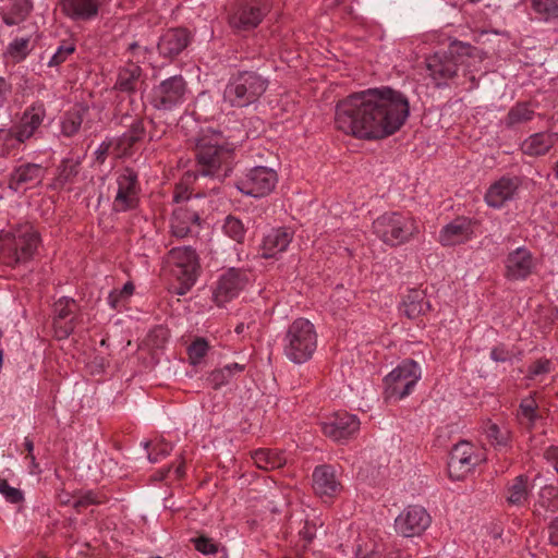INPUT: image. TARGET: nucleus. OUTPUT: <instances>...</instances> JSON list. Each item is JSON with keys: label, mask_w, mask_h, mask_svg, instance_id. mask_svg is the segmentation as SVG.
Segmentation results:
<instances>
[{"label": "nucleus", "mask_w": 558, "mask_h": 558, "mask_svg": "<svg viewBox=\"0 0 558 558\" xmlns=\"http://www.w3.org/2000/svg\"><path fill=\"white\" fill-rule=\"evenodd\" d=\"M360 428V421L356 415L348 412H337L322 422V430L325 436L335 441L349 439Z\"/></svg>", "instance_id": "17"}, {"label": "nucleus", "mask_w": 558, "mask_h": 558, "mask_svg": "<svg viewBox=\"0 0 558 558\" xmlns=\"http://www.w3.org/2000/svg\"><path fill=\"white\" fill-rule=\"evenodd\" d=\"M432 517L418 505L404 508L395 520V531L402 537L421 536L430 525Z\"/></svg>", "instance_id": "13"}, {"label": "nucleus", "mask_w": 558, "mask_h": 558, "mask_svg": "<svg viewBox=\"0 0 558 558\" xmlns=\"http://www.w3.org/2000/svg\"><path fill=\"white\" fill-rule=\"evenodd\" d=\"M244 371V365L239 363L228 364L222 368L213 371L208 376V381L214 389H219L227 385L231 377Z\"/></svg>", "instance_id": "35"}, {"label": "nucleus", "mask_w": 558, "mask_h": 558, "mask_svg": "<svg viewBox=\"0 0 558 558\" xmlns=\"http://www.w3.org/2000/svg\"><path fill=\"white\" fill-rule=\"evenodd\" d=\"M268 80L254 71L233 74L223 90V101L242 108L256 102L267 90Z\"/></svg>", "instance_id": "5"}, {"label": "nucleus", "mask_w": 558, "mask_h": 558, "mask_svg": "<svg viewBox=\"0 0 558 558\" xmlns=\"http://www.w3.org/2000/svg\"><path fill=\"white\" fill-rule=\"evenodd\" d=\"M312 481L315 494L327 500L338 496L343 488L336 468L330 464L317 465L313 471Z\"/></svg>", "instance_id": "18"}, {"label": "nucleus", "mask_w": 558, "mask_h": 558, "mask_svg": "<svg viewBox=\"0 0 558 558\" xmlns=\"http://www.w3.org/2000/svg\"><path fill=\"white\" fill-rule=\"evenodd\" d=\"M133 292V283L126 282L121 290H113L110 292L108 296V303L112 308L119 310L123 305V302L129 299Z\"/></svg>", "instance_id": "47"}, {"label": "nucleus", "mask_w": 558, "mask_h": 558, "mask_svg": "<svg viewBox=\"0 0 558 558\" xmlns=\"http://www.w3.org/2000/svg\"><path fill=\"white\" fill-rule=\"evenodd\" d=\"M531 7L544 21L558 20V0H531Z\"/></svg>", "instance_id": "41"}, {"label": "nucleus", "mask_w": 558, "mask_h": 558, "mask_svg": "<svg viewBox=\"0 0 558 558\" xmlns=\"http://www.w3.org/2000/svg\"><path fill=\"white\" fill-rule=\"evenodd\" d=\"M537 409L538 405L533 396L524 398L520 402L517 413L520 423L524 424L527 427H532L538 417Z\"/></svg>", "instance_id": "36"}, {"label": "nucleus", "mask_w": 558, "mask_h": 558, "mask_svg": "<svg viewBox=\"0 0 558 558\" xmlns=\"http://www.w3.org/2000/svg\"><path fill=\"white\" fill-rule=\"evenodd\" d=\"M485 434L494 446L506 447L508 444V430H501L496 424H488L485 428Z\"/></svg>", "instance_id": "48"}, {"label": "nucleus", "mask_w": 558, "mask_h": 558, "mask_svg": "<svg viewBox=\"0 0 558 558\" xmlns=\"http://www.w3.org/2000/svg\"><path fill=\"white\" fill-rule=\"evenodd\" d=\"M168 263L173 276L190 289L196 281L199 270L195 251L190 246L173 247L168 254Z\"/></svg>", "instance_id": "11"}, {"label": "nucleus", "mask_w": 558, "mask_h": 558, "mask_svg": "<svg viewBox=\"0 0 558 558\" xmlns=\"http://www.w3.org/2000/svg\"><path fill=\"white\" fill-rule=\"evenodd\" d=\"M191 43V34L182 27L169 28L160 37L157 45L158 52L167 59H174Z\"/></svg>", "instance_id": "22"}, {"label": "nucleus", "mask_w": 558, "mask_h": 558, "mask_svg": "<svg viewBox=\"0 0 558 558\" xmlns=\"http://www.w3.org/2000/svg\"><path fill=\"white\" fill-rule=\"evenodd\" d=\"M294 236L289 227L271 228L263 238L260 255L263 258H275L287 251Z\"/></svg>", "instance_id": "23"}, {"label": "nucleus", "mask_w": 558, "mask_h": 558, "mask_svg": "<svg viewBox=\"0 0 558 558\" xmlns=\"http://www.w3.org/2000/svg\"><path fill=\"white\" fill-rule=\"evenodd\" d=\"M485 460L484 453L469 441L453 446L448 461V473L454 481L463 480L476 465Z\"/></svg>", "instance_id": "9"}, {"label": "nucleus", "mask_w": 558, "mask_h": 558, "mask_svg": "<svg viewBox=\"0 0 558 558\" xmlns=\"http://www.w3.org/2000/svg\"><path fill=\"white\" fill-rule=\"evenodd\" d=\"M222 229L227 236L238 243H242L245 239L246 229L243 222L234 216H228L225 219Z\"/></svg>", "instance_id": "42"}, {"label": "nucleus", "mask_w": 558, "mask_h": 558, "mask_svg": "<svg viewBox=\"0 0 558 558\" xmlns=\"http://www.w3.org/2000/svg\"><path fill=\"white\" fill-rule=\"evenodd\" d=\"M317 348V332L314 325L305 318L293 320L282 339L284 356L294 364L310 361Z\"/></svg>", "instance_id": "4"}, {"label": "nucleus", "mask_w": 558, "mask_h": 558, "mask_svg": "<svg viewBox=\"0 0 558 558\" xmlns=\"http://www.w3.org/2000/svg\"><path fill=\"white\" fill-rule=\"evenodd\" d=\"M373 231L384 243L397 246L412 240L420 228L409 214L386 213L373 222Z\"/></svg>", "instance_id": "6"}, {"label": "nucleus", "mask_w": 558, "mask_h": 558, "mask_svg": "<svg viewBox=\"0 0 558 558\" xmlns=\"http://www.w3.org/2000/svg\"><path fill=\"white\" fill-rule=\"evenodd\" d=\"M551 363L549 360L541 359L534 362L529 367V378L534 379L539 375H544L550 372Z\"/></svg>", "instance_id": "52"}, {"label": "nucleus", "mask_w": 558, "mask_h": 558, "mask_svg": "<svg viewBox=\"0 0 558 558\" xmlns=\"http://www.w3.org/2000/svg\"><path fill=\"white\" fill-rule=\"evenodd\" d=\"M32 10L29 0H9L1 9L0 13L3 22L9 25H17L26 20Z\"/></svg>", "instance_id": "31"}, {"label": "nucleus", "mask_w": 558, "mask_h": 558, "mask_svg": "<svg viewBox=\"0 0 558 558\" xmlns=\"http://www.w3.org/2000/svg\"><path fill=\"white\" fill-rule=\"evenodd\" d=\"M114 145L116 157H121L123 155L129 154L132 146L136 143V141H131V138L124 140V134L118 138H111Z\"/></svg>", "instance_id": "53"}, {"label": "nucleus", "mask_w": 558, "mask_h": 558, "mask_svg": "<svg viewBox=\"0 0 558 558\" xmlns=\"http://www.w3.org/2000/svg\"><path fill=\"white\" fill-rule=\"evenodd\" d=\"M513 353L506 345L499 344L492 349L490 359L495 362H508L512 359Z\"/></svg>", "instance_id": "54"}, {"label": "nucleus", "mask_w": 558, "mask_h": 558, "mask_svg": "<svg viewBox=\"0 0 558 558\" xmlns=\"http://www.w3.org/2000/svg\"><path fill=\"white\" fill-rule=\"evenodd\" d=\"M110 154L116 156L114 145H113L111 138L104 141L99 145V147L96 149V151H95L96 160L98 162L102 163L106 160L107 156Z\"/></svg>", "instance_id": "55"}, {"label": "nucleus", "mask_w": 558, "mask_h": 558, "mask_svg": "<svg viewBox=\"0 0 558 558\" xmlns=\"http://www.w3.org/2000/svg\"><path fill=\"white\" fill-rule=\"evenodd\" d=\"M45 177V169L38 163H23L15 167L9 178V187L15 192L39 184Z\"/></svg>", "instance_id": "26"}, {"label": "nucleus", "mask_w": 558, "mask_h": 558, "mask_svg": "<svg viewBox=\"0 0 558 558\" xmlns=\"http://www.w3.org/2000/svg\"><path fill=\"white\" fill-rule=\"evenodd\" d=\"M106 501V496L94 490H88L83 495L75 498L72 502V507L76 511H81L84 508H87L93 505H101Z\"/></svg>", "instance_id": "44"}, {"label": "nucleus", "mask_w": 558, "mask_h": 558, "mask_svg": "<svg viewBox=\"0 0 558 558\" xmlns=\"http://www.w3.org/2000/svg\"><path fill=\"white\" fill-rule=\"evenodd\" d=\"M359 558H381V554L378 550H372L371 553L366 554L363 557Z\"/></svg>", "instance_id": "62"}, {"label": "nucleus", "mask_w": 558, "mask_h": 558, "mask_svg": "<svg viewBox=\"0 0 558 558\" xmlns=\"http://www.w3.org/2000/svg\"><path fill=\"white\" fill-rule=\"evenodd\" d=\"M548 533L550 543L558 546V518L550 522Z\"/></svg>", "instance_id": "58"}, {"label": "nucleus", "mask_w": 558, "mask_h": 558, "mask_svg": "<svg viewBox=\"0 0 558 558\" xmlns=\"http://www.w3.org/2000/svg\"><path fill=\"white\" fill-rule=\"evenodd\" d=\"M77 305L74 299L63 296L54 303L53 326L60 338L69 337L75 327L73 313Z\"/></svg>", "instance_id": "27"}, {"label": "nucleus", "mask_w": 558, "mask_h": 558, "mask_svg": "<svg viewBox=\"0 0 558 558\" xmlns=\"http://www.w3.org/2000/svg\"><path fill=\"white\" fill-rule=\"evenodd\" d=\"M196 550L204 555H215L218 553V544L213 538L205 535L194 537L191 539Z\"/></svg>", "instance_id": "50"}, {"label": "nucleus", "mask_w": 558, "mask_h": 558, "mask_svg": "<svg viewBox=\"0 0 558 558\" xmlns=\"http://www.w3.org/2000/svg\"><path fill=\"white\" fill-rule=\"evenodd\" d=\"M85 110H74L66 112L61 122V132L64 136L71 137L75 135L83 123V114Z\"/></svg>", "instance_id": "40"}, {"label": "nucleus", "mask_w": 558, "mask_h": 558, "mask_svg": "<svg viewBox=\"0 0 558 558\" xmlns=\"http://www.w3.org/2000/svg\"><path fill=\"white\" fill-rule=\"evenodd\" d=\"M209 350V343L205 338H196L187 348L189 359L192 365L202 363Z\"/></svg>", "instance_id": "43"}, {"label": "nucleus", "mask_w": 558, "mask_h": 558, "mask_svg": "<svg viewBox=\"0 0 558 558\" xmlns=\"http://www.w3.org/2000/svg\"><path fill=\"white\" fill-rule=\"evenodd\" d=\"M12 93V84L0 76V109L4 107Z\"/></svg>", "instance_id": "57"}, {"label": "nucleus", "mask_w": 558, "mask_h": 558, "mask_svg": "<svg viewBox=\"0 0 558 558\" xmlns=\"http://www.w3.org/2000/svg\"><path fill=\"white\" fill-rule=\"evenodd\" d=\"M59 500L63 505H68V504L71 502V498H70V496L68 494L59 495Z\"/></svg>", "instance_id": "63"}, {"label": "nucleus", "mask_w": 558, "mask_h": 558, "mask_svg": "<svg viewBox=\"0 0 558 558\" xmlns=\"http://www.w3.org/2000/svg\"><path fill=\"white\" fill-rule=\"evenodd\" d=\"M504 265L508 281H523L536 270L537 259L529 248L520 246L507 254Z\"/></svg>", "instance_id": "15"}, {"label": "nucleus", "mask_w": 558, "mask_h": 558, "mask_svg": "<svg viewBox=\"0 0 558 558\" xmlns=\"http://www.w3.org/2000/svg\"><path fill=\"white\" fill-rule=\"evenodd\" d=\"M195 180L209 178L210 191H216L219 183L229 175L234 160V149L217 132L204 133L195 144Z\"/></svg>", "instance_id": "2"}, {"label": "nucleus", "mask_w": 558, "mask_h": 558, "mask_svg": "<svg viewBox=\"0 0 558 558\" xmlns=\"http://www.w3.org/2000/svg\"><path fill=\"white\" fill-rule=\"evenodd\" d=\"M429 308L424 294L418 290H411L403 300V312L409 318H416Z\"/></svg>", "instance_id": "34"}, {"label": "nucleus", "mask_w": 558, "mask_h": 558, "mask_svg": "<svg viewBox=\"0 0 558 558\" xmlns=\"http://www.w3.org/2000/svg\"><path fill=\"white\" fill-rule=\"evenodd\" d=\"M151 446V450L148 452V460L151 463H157L172 451V445L163 439L155 442H145V448Z\"/></svg>", "instance_id": "45"}, {"label": "nucleus", "mask_w": 558, "mask_h": 558, "mask_svg": "<svg viewBox=\"0 0 558 558\" xmlns=\"http://www.w3.org/2000/svg\"><path fill=\"white\" fill-rule=\"evenodd\" d=\"M144 134H145V128H144L143 121L135 120L132 123L131 129L124 133V140L131 138V141L138 142L140 140L143 138Z\"/></svg>", "instance_id": "56"}, {"label": "nucleus", "mask_w": 558, "mask_h": 558, "mask_svg": "<svg viewBox=\"0 0 558 558\" xmlns=\"http://www.w3.org/2000/svg\"><path fill=\"white\" fill-rule=\"evenodd\" d=\"M410 114L409 100L390 87L352 93L336 105V128L360 140H383L399 131Z\"/></svg>", "instance_id": "1"}, {"label": "nucleus", "mask_w": 558, "mask_h": 558, "mask_svg": "<svg viewBox=\"0 0 558 558\" xmlns=\"http://www.w3.org/2000/svg\"><path fill=\"white\" fill-rule=\"evenodd\" d=\"M475 222L466 217H458L446 225L439 233V242L444 246H453L471 240L474 235Z\"/></svg>", "instance_id": "24"}, {"label": "nucleus", "mask_w": 558, "mask_h": 558, "mask_svg": "<svg viewBox=\"0 0 558 558\" xmlns=\"http://www.w3.org/2000/svg\"><path fill=\"white\" fill-rule=\"evenodd\" d=\"M533 117L534 110L530 108L529 104L520 102L509 110L505 122L507 126H514L517 124L531 121Z\"/></svg>", "instance_id": "37"}, {"label": "nucleus", "mask_w": 558, "mask_h": 558, "mask_svg": "<svg viewBox=\"0 0 558 558\" xmlns=\"http://www.w3.org/2000/svg\"><path fill=\"white\" fill-rule=\"evenodd\" d=\"M25 459L29 461V465H28L29 473L31 474H39L40 469H39L38 463L36 462V458L34 456V453H27Z\"/></svg>", "instance_id": "59"}, {"label": "nucleus", "mask_w": 558, "mask_h": 558, "mask_svg": "<svg viewBox=\"0 0 558 558\" xmlns=\"http://www.w3.org/2000/svg\"><path fill=\"white\" fill-rule=\"evenodd\" d=\"M45 117L46 109L41 102L32 105L23 112L20 122L10 129L19 146L35 135Z\"/></svg>", "instance_id": "20"}, {"label": "nucleus", "mask_w": 558, "mask_h": 558, "mask_svg": "<svg viewBox=\"0 0 558 558\" xmlns=\"http://www.w3.org/2000/svg\"><path fill=\"white\" fill-rule=\"evenodd\" d=\"M187 85L182 75H173L153 88L151 105L158 110L170 111L186 99Z\"/></svg>", "instance_id": "10"}, {"label": "nucleus", "mask_w": 558, "mask_h": 558, "mask_svg": "<svg viewBox=\"0 0 558 558\" xmlns=\"http://www.w3.org/2000/svg\"><path fill=\"white\" fill-rule=\"evenodd\" d=\"M300 534L308 542H311L313 538H314V533L307 527L305 526L301 532Z\"/></svg>", "instance_id": "61"}, {"label": "nucleus", "mask_w": 558, "mask_h": 558, "mask_svg": "<svg viewBox=\"0 0 558 558\" xmlns=\"http://www.w3.org/2000/svg\"><path fill=\"white\" fill-rule=\"evenodd\" d=\"M269 12L267 0H238L227 15V22L234 33L255 29Z\"/></svg>", "instance_id": "8"}, {"label": "nucleus", "mask_w": 558, "mask_h": 558, "mask_svg": "<svg viewBox=\"0 0 558 558\" xmlns=\"http://www.w3.org/2000/svg\"><path fill=\"white\" fill-rule=\"evenodd\" d=\"M251 281V272L241 268H229L220 275L214 290V300L222 305L236 298Z\"/></svg>", "instance_id": "14"}, {"label": "nucleus", "mask_w": 558, "mask_h": 558, "mask_svg": "<svg viewBox=\"0 0 558 558\" xmlns=\"http://www.w3.org/2000/svg\"><path fill=\"white\" fill-rule=\"evenodd\" d=\"M78 160L64 159L58 169L57 183L61 186L72 183L80 172Z\"/></svg>", "instance_id": "39"}, {"label": "nucleus", "mask_w": 558, "mask_h": 558, "mask_svg": "<svg viewBox=\"0 0 558 558\" xmlns=\"http://www.w3.org/2000/svg\"><path fill=\"white\" fill-rule=\"evenodd\" d=\"M0 494L11 504H19L23 500L22 492L10 486L4 478H0Z\"/></svg>", "instance_id": "51"}, {"label": "nucleus", "mask_w": 558, "mask_h": 558, "mask_svg": "<svg viewBox=\"0 0 558 558\" xmlns=\"http://www.w3.org/2000/svg\"><path fill=\"white\" fill-rule=\"evenodd\" d=\"M426 66L436 85L440 86L457 74L459 62L452 52L444 51L428 57Z\"/></svg>", "instance_id": "21"}, {"label": "nucleus", "mask_w": 558, "mask_h": 558, "mask_svg": "<svg viewBox=\"0 0 558 558\" xmlns=\"http://www.w3.org/2000/svg\"><path fill=\"white\" fill-rule=\"evenodd\" d=\"M534 485L530 483L529 477L524 474L518 475L510 481L505 490L508 505L515 507H525L530 502Z\"/></svg>", "instance_id": "29"}, {"label": "nucleus", "mask_w": 558, "mask_h": 558, "mask_svg": "<svg viewBox=\"0 0 558 558\" xmlns=\"http://www.w3.org/2000/svg\"><path fill=\"white\" fill-rule=\"evenodd\" d=\"M28 38H15L7 48V54L14 61L23 60L29 51Z\"/></svg>", "instance_id": "46"}, {"label": "nucleus", "mask_w": 558, "mask_h": 558, "mask_svg": "<svg viewBox=\"0 0 558 558\" xmlns=\"http://www.w3.org/2000/svg\"><path fill=\"white\" fill-rule=\"evenodd\" d=\"M278 175L275 170L267 167H254L236 182V189L252 197H264L276 186Z\"/></svg>", "instance_id": "12"}, {"label": "nucleus", "mask_w": 558, "mask_h": 558, "mask_svg": "<svg viewBox=\"0 0 558 558\" xmlns=\"http://www.w3.org/2000/svg\"><path fill=\"white\" fill-rule=\"evenodd\" d=\"M118 191L112 208L117 213L132 210L138 205L140 184L137 173L125 168L117 178Z\"/></svg>", "instance_id": "16"}, {"label": "nucleus", "mask_w": 558, "mask_h": 558, "mask_svg": "<svg viewBox=\"0 0 558 558\" xmlns=\"http://www.w3.org/2000/svg\"><path fill=\"white\" fill-rule=\"evenodd\" d=\"M252 459L258 469L270 471L283 466L287 463V457L283 452L260 448L252 453Z\"/></svg>", "instance_id": "32"}, {"label": "nucleus", "mask_w": 558, "mask_h": 558, "mask_svg": "<svg viewBox=\"0 0 558 558\" xmlns=\"http://www.w3.org/2000/svg\"><path fill=\"white\" fill-rule=\"evenodd\" d=\"M23 446H24V449L26 450V452H27V453H33V450H34V441H33L31 438L25 437V438H24Z\"/></svg>", "instance_id": "60"}, {"label": "nucleus", "mask_w": 558, "mask_h": 558, "mask_svg": "<svg viewBox=\"0 0 558 558\" xmlns=\"http://www.w3.org/2000/svg\"><path fill=\"white\" fill-rule=\"evenodd\" d=\"M520 185L517 177H501L487 189L484 196L486 204L492 208H501L517 197Z\"/></svg>", "instance_id": "19"}, {"label": "nucleus", "mask_w": 558, "mask_h": 558, "mask_svg": "<svg viewBox=\"0 0 558 558\" xmlns=\"http://www.w3.org/2000/svg\"><path fill=\"white\" fill-rule=\"evenodd\" d=\"M141 47L137 43H132L129 45L128 47V50L131 52V53H134L136 50H138Z\"/></svg>", "instance_id": "64"}, {"label": "nucleus", "mask_w": 558, "mask_h": 558, "mask_svg": "<svg viewBox=\"0 0 558 558\" xmlns=\"http://www.w3.org/2000/svg\"><path fill=\"white\" fill-rule=\"evenodd\" d=\"M422 369L417 362L403 360L384 378V399L396 402L408 397L421 379Z\"/></svg>", "instance_id": "7"}, {"label": "nucleus", "mask_w": 558, "mask_h": 558, "mask_svg": "<svg viewBox=\"0 0 558 558\" xmlns=\"http://www.w3.org/2000/svg\"><path fill=\"white\" fill-rule=\"evenodd\" d=\"M142 76V69L136 63H129L126 66L120 70L116 88L125 92L133 93L137 89Z\"/></svg>", "instance_id": "33"}, {"label": "nucleus", "mask_w": 558, "mask_h": 558, "mask_svg": "<svg viewBox=\"0 0 558 558\" xmlns=\"http://www.w3.org/2000/svg\"><path fill=\"white\" fill-rule=\"evenodd\" d=\"M199 226V216L196 211L183 206L173 210L171 217V232L177 238H185L192 234Z\"/></svg>", "instance_id": "28"}, {"label": "nucleus", "mask_w": 558, "mask_h": 558, "mask_svg": "<svg viewBox=\"0 0 558 558\" xmlns=\"http://www.w3.org/2000/svg\"><path fill=\"white\" fill-rule=\"evenodd\" d=\"M40 236L31 223L19 225L0 233V263L14 267L31 260L37 252Z\"/></svg>", "instance_id": "3"}, {"label": "nucleus", "mask_w": 558, "mask_h": 558, "mask_svg": "<svg viewBox=\"0 0 558 558\" xmlns=\"http://www.w3.org/2000/svg\"><path fill=\"white\" fill-rule=\"evenodd\" d=\"M61 12L73 22L95 20L102 5V0H60Z\"/></svg>", "instance_id": "25"}, {"label": "nucleus", "mask_w": 558, "mask_h": 558, "mask_svg": "<svg viewBox=\"0 0 558 558\" xmlns=\"http://www.w3.org/2000/svg\"><path fill=\"white\" fill-rule=\"evenodd\" d=\"M76 50L75 40L72 37L60 41L57 50L48 61V66H59L65 62Z\"/></svg>", "instance_id": "38"}, {"label": "nucleus", "mask_w": 558, "mask_h": 558, "mask_svg": "<svg viewBox=\"0 0 558 558\" xmlns=\"http://www.w3.org/2000/svg\"><path fill=\"white\" fill-rule=\"evenodd\" d=\"M557 141V133H535L522 143V151L529 156H542L548 153Z\"/></svg>", "instance_id": "30"}, {"label": "nucleus", "mask_w": 558, "mask_h": 558, "mask_svg": "<svg viewBox=\"0 0 558 558\" xmlns=\"http://www.w3.org/2000/svg\"><path fill=\"white\" fill-rule=\"evenodd\" d=\"M20 146L10 129H0V157L9 155Z\"/></svg>", "instance_id": "49"}]
</instances>
